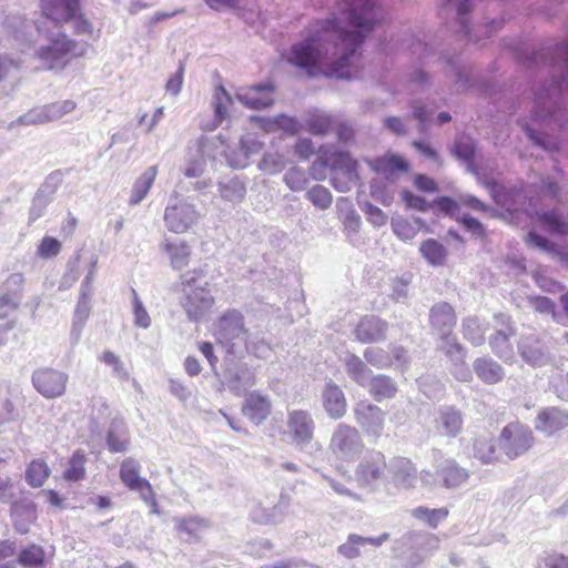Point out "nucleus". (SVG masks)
Listing matches in <instances>:
<instances>
[{
  "instance_id": "f257e3e1",
  "label": "nucleus",
  "mask_w": 568,
  "mask_h": 568,
  "mask_svg": "<svg viewBox=\"0 0 568 568\" xmlns=\"http://www.w3.org/2000/svg\"><path fill=\"white\" fill-rule=\"evenodd\" d=\"M343 18L334 17L292 47L288 61L310 75L354 79L361 73L358 48L382 18L374 0H353Z\"/></svg>"
},
{
  "instance_id": "f03ea898",
  "label": "nucleus",
  "mask_w": 568,
  "mask_h": 568,
  "mask_svg": "<svg viewBox=\"0 0 568 568\" xmlns=\"http://www.w3.org/2000/svg\"><path fill=\"white\" fill-rule=\"evenodd\" d=\"M40 40L33 50V59L38 68L47 71H62L75 57L82 55L84 50L63 33L59 26L45 18L38 27Z\"/></svg>"
},
{
  "instance_id": "7ed1b4c3",
  "label": "nucleus",
  "mask_w": 568,
  "mask_h": 568,
  "mask_svg": "<svg viewBox=\"0 0 568 568\" xmlns=\"http://www.w3.org/2000/svg\"><path fill=\"white\" fill-rule=\"evenodd\" d=\"M328 166L334 172L332 185L338 192L349 191L351 184L358 180L357 161L348 152L321 148L317 160L311 166V174L315 180H322Z\"/></svg>"
},
{
  "instance_id": "20e7f679",
  "label": "nucleus",
  "mask_w": 568,
  "mask_h": 568,
  "mask_svg": "<svg viewBox=\"0 0 568 568\" xmlns=\"http://www.w3.org/2000/svg\"><path fill=\"white\" fill-rule=\"evenodd\" d=\"M181 290L184 294L182 305L192 321L202 318L213 306L214 298L205 287L203 273L200 270H192L183 273L180 277Z\"/></svg>"
},
{
  "instance_id": "39448f33",
  "label": "nucleus",
  "mask_w": 568,
  "mask_h": 568,
  "mask_svg": "<svg viewBox=\"0 0 568 568\" xmlns=\"http://www.w3.org/2000/svg\"><path fill=\"white\" fill-rule=\"evenodd\" d=\"M214 336L227 353L234 354L243 346L246 337H252L253 334L244 326L243 315L233 310L224 313L215 323Z\"/></svg>"
},
{
  "instance_id": "423d86ee",
  "label": "nucleus",
  "mask_w": 568,
  "mask_h": 568,
  "mask_svg": "<svg viewBox=\"0 0 568 568\" xmlns=\"http://www.w3.org/2000/svg\"><path fill=\"white\" fill-rule=\"evenodd\" d=\"M200 213L195 205L178 194H173L164 210L166 229L175 234H183L197 224Z\"/></svg>"
},
{
  "instance_id": "0eeeda50",
  "label": "nucleus",
  "mask_w": 568,
  "mask_h": 568,
  "mask_svg": "<svg viewBox=\"0 0 568 568\" xmlns=\"http://www.w3.org/2000/svg\"><path fill=\"white\" fill-rule=\"evenodd\" d=\"M364 444L358 430L347 424H338L332 434L329 450L341 463H353L362 454Z\"/></svg>"
},
{
  "instance_id": "6e6552de",
  "label": "nucleus",
  "mask_w": 568,
  "mask_h": 568,
  "mask_svg": "<svg viewBox=\"0 0 568 568\" xmlns=\"http://www.w3.org/2000/svg\"><path fill=\"white\" fill-rule=\"evenodd\" d=\"M43 14L52 23L67 22L74 19V29L80 34H91L93 28L89 21L77 18L79 0H41Z\"/></svg>"
},
{
  "instance_id": "1a4fd4ad",
  "label": "nucleus",
  "mask_w": 568,
  "mask_h": 568,
  "mask_svg": "<svg viewBox=\"0 0 568 568\" xmlns=\"http://www.w3.org/2000/svg\"><path fill=\"white\" fill-rule=\"evenodd\" d=\"M31 381L40 395L54 399L65 394L69 375L59 369L43 367L33 372Z\"/></svg>"
},
{
  "instance_id": "9d476101",
  "label": "nucleus",
  "mask_w": 568,
  "mask_h": 568,
  "mask_svg": "<svg viewBox=\"0 0 568 568\" xmlns=\"http://www.w3.org/2000/svg\"><path fill=\"white\" fill-rule=\"evenodd\" d=\"M532 432L518 423L509 424L500 434V447L509 458L523 455L532 446Z\"/></svg>"
},
{
  "instance_id": "9b49d317",
  "label": "nucleus",
  "mask_w": 568,
  "mask_h": 568,
  "mask_svg": "<svg viewBox=\"0 0 568 568\" xmlns=\"http://www.w3.org/2000/svg\"><path fill=\"white\" fill-rule=\"evenodd\" d=\"M286 426L296 446L304 447L312 442L315 422L310 412L303 409L290 410L287 413Z\"/></svg>"
},
{
  "instance_id": "f8f14e48",
  "label": "nucleus",
  "mask_w": 568,
  "mask_h": 568,
  "mask_svg": "<svg viewBox=\"0 0 568 568\" xmlns=\"http://www.w3.org/2000/svg\"><path fill=\"white\" fill-rule=\"evenodd\" d=\"M494 320L496 333L489 339L490 347L504 362H511L514 359V351L509 338L515 334V329L510 318L505 314H496Z\"/></svg>"
},
{
  "instance_id": "ddd939ff",
  "label": "nucleus",
  "mask_w": 568,
  "mask_h": 568,
  "mask_svg": "<svg viewBox=\"0 0 568 568\" xmlns=\"http://www.w3.org/2000/svg\"><path fill=\"white\" fill-rule=\"evenodd\" d=\"M23 285L24 276L21 273H12L6 278L0 291V320L18 310Z\"/></svg>"
},
{
  "instance_id": "4468645a",
  "label": "nucleus",
  "mask_w": 568,
  "mask_h": 568,
  "mask_svg": "<svg viewBox=\"0 0 568 568\" xmlns=\"http://www.w3.org/2000/svg\"><path fill=\"white\" fill-rule=\"evenodd\" d=\"M354 415L356 423L367 435L381 436L384 428L385 414L379 407L363 400L355 405Z\"/></svg>"
},
{
  "instance_id": "2eb2a0df",
  "label": "nucleus",
  "mask_w": 568,
  "mask_h": 568,
  "mask_svg": "<svg viewBox=\"0 0 568 568\" xmlns=\"http://www.w3.org/2000/svg\"><path fill=\"white\" fill-rule=\"evenodd\" d=\"M291 499L286 494H281L277 503L267 507L261 503L256 504L251 513V519L260 525H278L284 521Z\"/></svg>"
},
{
  "instance_id": "dca6fc26",
  "label": "nucleus",
  "mask_w": 568,
  "mask_h": 568,
  "mask_svg": "<svg viewBox=\"0 0 568 568\" xmlns=\"http://www.w3.org/2000/svg\"><path fill=\"white\" fill-rule=\"evenodd\" d=\"M274 87L271 82L241 88L236 92L237 100L250 109H264L271 106Z\"/></svg>"
},
{
  "instance_id": "f3484780",
  "label": "nucleus",
  "mask_w": 568,
  "mask_h": 568,
  "mask_svg": "<svg viewBox=\"0 0 568 568\" xmlns=\"http://www.w3.org/2000/svg\"><path fill=\"white\" fill-rule=\"evenodd\" d=\"M94 277V265L85 276L83 283H82V293L78 301L74 315H73V323L71 328V336L74 342H78L81 336V331L90 315V295H91V283Z\"/></svg>"
},
{
  "instance_id": "a211bd4d",
  "label": "nucleus",
  "mask_w": 568,
  "mask_h": 568,
  "mask_svg": "<svg viewBox=\"0 0 568 568\" xmlns=\"http://www.w3.org/2000/svg\"><path fill=\"white\" fill-rule=\"evenodd\" d=\"M366 162L369 168L379 175L378 178L386 180L396 181L400 173L408 171V163L404 158L393 153H387L383 156L367 160Z\"/></svg>"
},
{
  "instance_id": "6ab92c4d",
  "label": "nucleus",
  "mask_w": 568,
  "mask_h": 568,
  "mask_svg": "<svg viewBox=\"0 0 568 568\" xmlns=\"http://www.w3.org/2000/svg\"><path fill=\"white\" fill-rule=\"evenodd\" d=\"M385 468L384 455L379 452H369L357 466L356 479L361 485H368L379 479Z\"/></svg>"
},
{
  "instance_id": "aec40b11",
  "label": "nucleus",
  "mask_w": 568,
  "mask_h": 568,
  "mask_svg": "<svg viewBox=\"0 0 568 568\" xmlns=\"http://www.w3.org/2000/svg\"><path fill=\"white\" fill-rule=\"evenodd\" d=\"M322 403L324 410L332 419H341L346 414L347 402L344 392L333 382L325 384L322 392Z\"/></svg>"
},
{
  "instance_id": "412c9836",
  "label": "nucleus",
  "mask_w": 568,
  "mask_h": 568,
  "mask_svg": "<svg viewBox=\"0 0 568 568\" xmlns=\"http://www.w3.org/2000/svg\"><path fill=\"white\" fill-rule=\"evenodd\" d=\"M535 427L547 436H551L568 427V412L557 407L544 408L536 417Z\"/></svg>"
},
{
  "instance_id": "4be33fe9",
  "label": "nucleus",
  "mask_w": 568,
  "mask_h": 568,
  "mask_svg": "<svg viewBox=\"0 0 568 568\" xmlns=\"http://www.w3.org/2000/svg\"><path fill=\"white\" fill-rule=\"evenodd\" d=\"M464 418L457 408L453 406L440 407L437 410L435 427L438 434L447 437H456L463 430Z\"/></svg>"
},
{
  "instance_id": "5701e85b",
  "label": "nucleus",
  "mask_w": 568,
  "mask_h": 568,
  "mask_svg": "<svg viewBox=\"0 0 568 568\" xmlns=\"http://www.w3.org/2000/svg\"><path fill=\"white\" fill-rule=\"evenodd\" d=\"M161 250L169 258L173 270L180 271L185 268L191 260L192 248L189 243L181 239H165L161 244Z\"/></svg>"
},
{
  "instance_id": "b1692460",
  "label": "nucleus",
  "mask_w": 568,
  "mask_h": 568,
  "mask_svg": "<svg viewBox=\"0 0 568 568\" xmlns=\"http://www.w3.org/2000/svg\"><path fill=\"white\" fill-rule=\"evenodd\" d=\"M387 323L375 316L363 317L354 329L358 342L376 343L385 338Z\"/></svg>"
},
{
  "instance_id": "393cba45",
  "label": "nucleus",
  "mask_w": 568,
  "mask_h": 568,
  "mask_svg": "<svg viewBox=\"0 0 568 568\" xmlns=\"http://www.w3.org/2000/svg\"><path fill=\"white\" fill-rule=\"evenodd\" d=\"M436 469L447 488H455L464 484L469 474L453 459H436Z\"/></svg>"
},
{
  "instance_id": "a878e982",
  "label": "nucleus",
  "mask_w": 568,
  "mask_h": 568,
  "mask_svg": "<svg viewBox=\"0 0 568 568\" xmlns=\"http://www.w3.org/2000/svg\"><path fill=\"white\" fill-rule=\"evenodd\" d=\"M389 471L393 474V481L400 488H412L417 483V471L412 462L398 457L390 462Z\"/></svg>"
},
{
  "instance_id": "bb28decb",
  "label": "nucleus",
  "mask_w": 568,
  "mask_h": 568,
  "mask_svg": "<svg viewBox=\"0 0 568 568\" xmlns=\"http://www.w3.org/2000/svg\"><path fill=\"white\" fill-rule=\"evenodd\" d=\"M261 149L262 143L255 138L247 135L241 139L239 151L227 153L223 150V153L232 168L242 169L248 164L250 156L260 152Z\"/></svg>"
},
{
  "instance_id": "cd10ccee",
  "label": "nucleus",
  "mask_w": 568,
  "mask_h": 568,
  "mask_svg": "<svg viewBox=\"0 0 568 568\" xmlns=\"http://www.w3.org/2000/svg\"><path fill=\"white\" fill-rule=\"evenodd\" d=\"M271 413V402L258 393L250 394L243 406V414L255 424L264 422Z\"/></svg>"
},
{
  "instance_id": "c85d7f7f",
  "label": "nucleus",
  "mask_w": 568,
  "mask_h": 568,
  "mask_svg": "<svg viewBox=\"0 0 568 568\" xmlns=\"http://www.w3.org/2000/svg\"><path fill=\"white\" fill-rule=\"evenodd\" d=\"M11 515L17 531L26 534L37 519L36 505L30 500L14 503L11 508Z\"/></svg>"
},
{
  "instance_id": "c756f323",
  "label": "nucleus",
  "mask_w": 568,
  "mask_h": 568,
  "mask_svg": "<svg viewBox=\"0 0 568 568\" xmlns=\"http://www.w3.org/2000/svg\"><path fill=\"white\" fill-rule=\"evenodd\" d=\"M473 368L477 377L486 384H496L505 376L503 367L488 357L477 358L473 364Z\"/></svg>"
},
{
  "instance_id": "7c9ffc66",
  "label": "nucleus",
  "mask_w": 568,
  "mask_h": 568,
  "mask_svg": "<svg viewBox=\"0 0 568 568\" xmlns=\"http://www.w3.org/2000/svg\"><path fill=\"white\" fill-rule=\"evenodd\" d=\"M233 100L230 93L225 90L223 85H219L215 88L212 99V108L214 110V119L212 125H210L209 130H214L219 125L223 123L224 120L229 116V110L232 105Z\"/></svg>"
},
{
  "instance_id": "2f4dec72",
  "label": "nucleus",
  "mask_w": 568,
  "mask_h": 568,
  "mask_svg": "<svg viewBox=\"0 0 568 568\" xmlns=\"http://www.w3.org/2000/svg\"><path fill=\"white\" fill-rule=\"evenodd\" d=\"M430 322L440 336L450 333L456 323V316L453 307L447 303L435 305L430 312Z\"/></svg>"
},
{
  "instance_id": "473e14b6",
  "label": "nucleus",
  "mask_w": 568,
  "mask_h": 568,
  "mask_svg": "<svg viewBox=\"0 0 568 568\" xmlns=\"http://www.w3.org/2000/svg\"><path fill=\"white\" fill-rule=\"evenodd\" d=\"M347 375L358 385L366 386L372 377V371L355 354H346L343 359Z\"/></svg>"
},
{
  "instance_id": "72a5a7b5",
  "label": "nucleus",
  "mask_w": 568,
  "mask_h": 568,
  "mask_svg": "<svg viewBox=\"0 0 568 568\" xmlns=\"http://www.w3.org/2000/svg\"><path fill=\"white\" fill-rule=\"evenodd\" d=\"M158 174L155 165L149 166L134 182L130 196V204L136 205L148 195Z\"/></svg>"
},
{
  "instance_id": "f704fd0d",
  "label": "nucleus",
  "mask_w": 568,
  "mask_h": 568,
  "mask_svg": "<svg viewBox=\"0 0 568 568\" xmlns=\"http://www.w3.org/2000/svg\"><path fill=\"white\" fill-rule=\"evenodd\" d=\"M395 182V180H386L383 178L373 179L369 184L371 196L384 206H389L396 194Z\"/></svg>"
},
{
  "instance_id": "c9c22d12",
  "label": "nucleus",
  "mask_w": 568,
  "mask_h": 568,
  "mask_svg": "<svg viewBox=\"0 0 568 568\" xmlns=\"http://www.w3.org/2000/svg\"><path fill=\"white\" fill-rule=\"evenodd\" d=\"M52 557L53 552L47 554L41 546L31 544L20 551L18 561L20 565L28 568H41Z\"/></svg>"
},
{
  "instance_id": "e433bc0d",
  "label": "nucleus",
  "mask_w": 568,
  "mask_h": 568,
  "mask_svg": "<svg viewBox=\"0 0 568 568\" xmlns=\"http://www.w3.org/2000/svg\"><path fill=\"white\" fill-rule=\"evenodd\" d=\"M214 143V141L210 140H200L197 142V154L190 159L184 170L185 176L197 178L204 172L206 165V158L210 156L209 151Z\"/></svg>"
},
{
  "instance_id": "4c0bfd02",
  "label": "nucleus",
  "mask_w": 568,
  "mask_h": 568,
  "mask_svg": "<svg viewBox=\"0 0 568 568\" xmlns=\"http://www.w3.org/2000/svg\"><path fill=\"white\" fill-rule=\"evenodd\" d=\"M519 352L523 359L532 366L544 365L548 361V356L544 351V347L536 339H524L519 345Z\"/></svg>"
},
{
  "instance_id": "58836bf2",
  "label": "nucleus",
  "mask_w": 568,
  "mask_h": 568,
  "mask_svg": "<svg viewBox=\"0 0 568 568\" xmlns=\"http://www.w3.org/2000/svg\"><path fill=\"white\" fill-rule=\"evenodd\" d=\"M336 207L339 212V217L343 221L346 235L351 236L356 234L361 226V216L353 207V204L347 199H339Z\"/></svg>"
},
{
  "instance_id": "ea45409f",
  "label": "nucleus",
  "mask_w": 568,
  "mask_h": 568,
  "mask_svg": "<svg viewBox=\"0 0 568 568\" xmlns=\"http://www.w3.org/2000/svg\"><path fill=\"white\" fill-rule=\"evenodd\" d=\"M365 387H368L369 393L377 400L390 398L397 392L396 385L392 382L389 377L385 375H377L375 377L372 376L368 384Z\"/></svg>"
},
{
  "instance_id": "a19ab883",
  "label": "nucleus",
  "mask_w": 568,
  "mask_h": 568,
  "mask_svg": "<svg viewBox=\"0 0 568 568\" xmlns=\"http://www.w3.org/2000/svg\"><path fill=\"white\" fill-rule=\"evenodd\" d=\"M252 120H258L261 128L266 132H274L277 129H282L286 132L295 133L300 129L298 122L294 118H290L285 114H280L272 119L252 118Z\"/></svg>"
},
{
  "instance_id": "79ce46f5",
  "label": "nucleus",
  "mask_w": 568,
  "mask_h": 568,
  "mask_svg": "<svg viewBox=\"0 0 568 568\" xmlns=\"http://www.w3.org/2000/svg\"><path fill=\"white\" fill-rule=\"evenodd\" d=\"M141 466L133 458H125L120 467V479L130 489L133 490L144 481L145 478L140 476Z\"/></svg>"
},
{
  "instance_id": "37998d69",
  "label": "nucleus",
  "mask_w": 568,
  "mask_h": 568,
  "mask_svg": "<svg viewBox=\"0 0 568 568\" xmlns=\"http://www.w3.org/2000/svg\"><path fill=\"white\" fill-rule=\"evenodd\" d=\"M537 222L552 234H567L568 233V216L564 217L557 212L536 213Z\"/></svg>"
},
{
  "instance_id": "c03bdc74",
  "label": "nucleus",
  "mask_w": 568,
  "mask_h": 568,
  "mask_svg": "<svg viewBox=\"0 0 568 568\" xmlns=\"http://www.w3.org/2000/svg\"><path fill=\"white\" fill-rule=\"evenodd\" d=\"M219 192L223 200L239 203L245 197L246 187L237 178H232L225 182H219Z\"/></svg>"
},
{
  "instance_id": "a18cd8bd",
  "label": "nucleus",
  "mask_w": 568,
  "mask_h": 568,
  "mask_svg": "<svg viewBox=\"0 0 568 568\" xmlns=\"http://www.w3.org/2000/svg\"><path fill=\"white\" fill-rule=\"evenodd\" d=\"M412 516L417 520L427 524L432 528H436L439 523L448 516L447 508H428L424 506L416 507L412 510Z\"/></svg>"
},
{
  "instance_id": "49530a36",
  "label": "nucleus",
  "mask_w": 568,
  "mask_h": 568,
  "mask_svg": "<svg viewBox=\"0 0 568 568\" xmlns=\"http://www.w3.org/2000/svg\"><path fill=\"white\" fill-rule=\"evenodd\" d=\"M178 532L196 538L207 525L206 521L199 517H176L174 518Z\"/></svg>"
},
{
  "instance_id": "de8ad7c7",
  "label": "nucleus",
  "mask_w": 568,
  "mask_h": 568,
  "mask_svg": "<svg viewBox=\"0 0 568 568\" xmlns=\"http://www.w3.org/2000/svg\"><path fill=\"white\" fill-rule=\"evenodd\" d=\"M85 455L82 452H75L70 458L63 473V478L68 481H79L85 476Z\"/></svg>"
},
{
  "instance_id": "09e8293b",
  "label": "nucleus",
  "mask_w": 568,
  "mask_h": 568,
  "mask_svg": "<svg viewBox=\"0 0 568 568\" xmlns=\"http://www.w3.org/2000/svg\"><path fill=\"white\" fill-rule=\"evenodd\" d=\"M50 475L45 462L37 459L30 463L26 471V479L32 487H41Z\"/></svg>"
},
{
  "instance_id": "8fccbe9b",
  "label": "nucleus",
  "mask_w": 568,
  "mask_h": 568,
  "mask_svg": "<svg viewBox=\"0 0 568 568\" xmlns=\"http://www.w3.org/2000/svg\"><path fill=\"white\" fill-rule=\"evenodd\" d=\"M424 258L432 265H442L446 260L445 247L435 240L423 242L419 248Z\"/></svg>"
},
{
  "instance_id": "3c124183",
  "label": "nucleus",
  "mask_w": 568,
  "mask_h": 568,
  "mask_svg": "<svg viewBox=\"0 0 568 568\" xmlns=\"http://www.w3.org/2000/svg\"><path fill=\"white\" fill-rule=\"evenodd\" d=\"M100 361L112 369L113 376L119 381L130 379L129 369L125 367L120 356H118L115 353L111 351H104L100 356Z\"/></svg>"
},
{
  "instance_id": "603ef678",
  "label": "nucleus",
  "mask_w": 568,
  "mask_h": 568,
  "mask_svg": "<svg viewBox=\"0 0 568 568\" xmlns=\"http://www.w3.org/2000/svg\"><path fill=\"white\" fill-rule=\"evenodd\" d=\"M255 384V377L247 367H240L229 382L227 386L236 394H243L247 388Z\"/></svg>"
},
{
  "instance_id": "864d4df0",
  "label": "nucleus",
  "mask_w": 568,
  "mask_h": 568,
  "mask_svg": "<svg viewBox=\"0 0 568 568\" xmlns=\"http://www.w3.org/2000/svg\"><path fill=\"white\" fill-rule=\"evenodd\" d=\"M307 200L318 210H327L333 202V196L328 189L323 185H314L306 192Z\"/></svg>"
},
{
  "instance_id": "5fc2aeb1",
  "label": "nucleus",
  "mask_w": 568,
  "mask_h": 568,
  "mask_svg": "<svg viewBox=\"0 0 568 568\" xmlns=\"http://www.w3.org/2000/svg\"><path fill=\"white\" fill-rule=\"evenodd\" d=\"M404 538L406 542L417 545L425 555L436 550L439 546V539L432 534L409 532Z\"/></svg>"
},
{
  "instance_id": "6e6d98bb",
  "label": "nucleus",
  "mask_w": 568,
  "mask_h": 568,
  "mask_svg": "<svg viewBox=\"0 0 568 568\" xmlns=\"http://www.w3.org/2000/svg\"><path fill=\"white\" fill-rule=\"evenodd\" d=\"M49 118L47 113L45 105L34 108L21 116H19L16 121L11 122L10 128L14 125H37L48 123Z\"/></svg>"
},
{
  "instance_id": "4d7b16f0",
  "label": "nucleus",
  "mask_w": 568,
  "mask_h": 568,
  "mask_svg": "<svg viewBox=\"0 0 568 568\" xmlns=\"http://www.w3.org/2000/svg\"><path fill=\"white\" fill-rule=\"evenodd\" d=\"M252 337H246L242 347L258 358H266L271 354V347L258 332H252Z\"/></svg>"
},
{
  "instance_id": "13d9d810",
  "label": "nucleus",
  "mask_w": 568,
  "mask_h": 568,
  "mask_svg": "<svg viewBox=\"0 0 568 568\" xmlns=\"http://www.w3.org/2000/svg\"><path fill=\"white\" fill-rule=\"evenodd\" d=\"M452 362L463 361L465 358L464 348L457 343V339L450 333L440 336L438 346Z\"/></svg>"
},
{
  "instance_id": "bf43d9fd",
  "label": "nucleus",
  "mask_w": 568,
  "mask_h": 568,
  "mask_svg": "<svg viewBox=\"0 0 568 568\" xmlns=\"http://www.w3.org/2000/svg\"><path fill=\"white\" fill-rule=\"evenodd\" d=\"M333 126V118L326 113H316L306 121V130L316 135L326 134Z\"/></svg>"
},
{
  "instance_id": "052dcab7",
  "label": "nucleus",
  "mask_w": 568,
  "mask_h": 568,
  "mask_svg": "<svg viewBox=\"0 0 568 568\" xmlns=\"http://www.w3.org/2000/svg\"><path fill=\"white\" fill-rule=\"evenodd\" d=\"M464 336L474 345H481L485 341V331L476 317H468L463 323Z\"/></svg>"
},
{
  "instance_id": "680f3d73",
  "label": "nucleus",
  "mask_w": 568,
  "mask_h": 568,
  "mask_svg": "<svg viewBox=\"0 0 568 568\" xmlns=\"http://www.w3.org/2000/svg\"><path fill=\"white\" fill-rule=\"evenodd\" d=\"M285 158L278 152L265 153L263 159L258 163L260 170L271 175L280 173L285 168Z\"/></svg>"
},
{
  "instance_id": "e2e57ef3",
  "label": "nucleus",
  "mask_w": 568,
  "mask_h": 568,
  "mask_svg": "<svg viewBox=\"0 0 568 568\" xmlns=\"http://www.w3.org/2000/svg\"><path fill=\"white\" fill-rule=\"evenodd\" d=\"M365 361L377 368H384L393 364L388 352L381 347H367L364 351Z\"/></svg>"
},
{
  "instance_id": "0e129e2a",
  "label": "nucleus",
  "mask_w": 568,
  "mask_h": 568,
  "mask_svg": "<svg viewBox=\"0 0 568 568\" xmlns=\"http://www.w3.org/2000/svg\"><path fill=\"white\" fill-rule=\"evenodd\" d=\"M287 187L294 192L303 191L308 184L305 172L298 168H291L283 178Z\"/></svg>"
},
{
  "instance_id": "69168bd1",
  "label": "nucleus",
  "mask_w": 568,
  "mask_h": 568,
  "mask_svg": "<svg viewBox=\"0 0 568 568\" xmlns=\"http://www.w3.org/2000/svg\"><path fill=\"white\" fill-rule=\"evenodd\" d=\"M77 108V103L73 100L57 101L50 104H45L49 121H57L64 115L71 113Z\"/></svg>"
},
{
  "instance_id": "338daca9",
  "label": "nucleus",
  "mask_w": 568,
  "mask_h": 568,
  "mask_svg": "<svg viewBox=\"0 0 568 568\" xmlns=\"http://www.w3.org/2000/svg\"><path fill=\"white\" fill-rule=\"evenodd\" d=\"M392 230L402 241H409L418 233V229L404 217H394L392 220Z\"/></svg>"
},
{
  "instance_id": "774afa93",
  "label": "nucleus",
  "mask_w": 568,
  "mask_h": 568,
  "mask_svg": "<svg viewBox=\"0 0 568 568\" xmlns=\"http://www.w3.org/2000/svg\"><path fill=\"white\" fill-rule=\"evenodd\" d=\"M475 457L484 464H489L496 459V450L490 439H477L474 446Z\"/></svg>"
}]
</instances>
